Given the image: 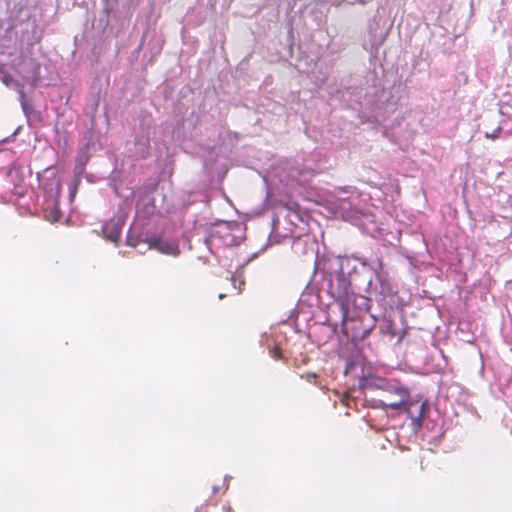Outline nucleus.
<instances>
[{
  "mask_svg": "<svg viewBox=\"0 0 512 512\" xmlns=\"http://www.w3.org/2000/svg\"><path fill=\"white\" fill-rule=\"evenodd\" d=\"M235 230H239L237 223L222 222L216 225L211 237L221 239L224 245L231 246L236 244Z\"/></svg>",
  "mask_w": 512,
  "mask_h": 512,
  "instance_id": "nucleus-2",
  "label": "nucleus"
},
{
  "mask_svg": "<svg viewBox=\"0 0 512 512\" xmlns=\"http://www.w3.org/2000/svg\"><path fill=\"white\" fill-rule=\"evenodd\" d=\"M105 237L111 242L117 243L120 238V230L117 227H114L111 231L108 232V226H105L103 229Z\"/></svg>",
  "mask_w": 512,
  "mask_h": 512,
  "instance_id": "nucleus-6",
  "label": "nucleus"
},
{
  "mask_svg": "<svg viewBox=\"0 0 512 512\" xmlns=\"http://www.w3.org/2000/svg\"><path fill=\"white\" fill-rule=\"evenodd\" d=\"M357 1H358V2H360V3H364V1H363V0H357Z\"/></svg>",
  "mask_w": 512,
  "mask_h": 512,
  "instance_id": "nucleus-14",
  "label": "nucleus"
},
{
  "mask_svg": "<svg viewBox=\"0 0 512 512\" xmlns=\"http://www.w3.org/2000/svg\"><path fill=\"white\" fill-rule=\"evenodd\" d=\"M147 242L150 249H156L157 251L163 254L173 256H177L179 254L178 245L173 242H168L160 238H152L149 239Z\"/></svg>",
  "mask_w": 512,
  "mask_h": 512,
  "instance_id": "nucleus-3",
  "label": "nucleus"
},
{
  "mask_svg": "<svg viewBox=\"0 0 512 512\" xmlns=\"http://www.w3.org/2000/svg\"><path fill=\"white\" fill-rule=\"evenodd\" d=\"M270 355L275 360H280L282 358V352L281 349L278 346H273L270 351Z\"/></svg>",
  "mask_w": 512,
  "mask_h": 512,
  "instance_id": "nucleus-7",
  "label": "nucleus"
},
{
  "mask_svg": "<svg viewBox=\"0 0 512 512\" xmlns=\"http://www.w3.org/2000/svg\"><path fill=\"white\" fill-rule=\"evenodd\" d=\"M196 512H231V507L228 503H206L196 509Z\"/></svg>",
  "mask_w": 512,
  "mask_h": 512,
  "instance_id": "nucleus-5",
  "label": "nucleus"
},
{
  "mask_svg": "<svg viewBox=\"0 0 512 512\" xmlns=\"http://www.w3.org/2000/svg\"><path fill=\"white\" fill-rule=\"evenodd\" d=\"M359 387L366 389H381L385 394L377 400L378 406L396 410L401 413H410L413 406L409 390L397 380H386L379 376H363L359 380Z\"/></svg>",
  "mask_w": 512,
  "mask_h": 512,
  "instance_id": "nucleus-1",
  "label": "nucleus"
},
{
  "mask_svg": "<svg viewBox=\"0 0 512 512\" xmlns=\"http://www.w3.org/2000/svg\"><path fill=\"white\" fill-rule=\"evenodd\" d=\"M415 427H421L424 418H411Z\"/></svg>",
  "mask_w": 512,
  "mask_h": 512,
  "instance_id": "nucleus-10",
  "label": "nucleus"
},
{
  "mask_svg": "<svg viewBox=\"0 0 512 512\" xmlns=\"http://www.w3.org/2000/svg\"><path fill=\"white\" fill-rule=\"evenodd\" d=\"M500 128L496 129L493 133L489 134V133H486L485 134V137L486 138H490V139H496L499 137L500 135Z\"/></svg>",
  "mask_w": 512,
  "mask_h": 512,
  "instance_id": "nucleus-9",
  "label": "nucleus"
},
{
  "mask_svg": "<svg viewBox=\"0 0 512 512\" xmlns=\"http://www.w3.org/2000/svg\"><path fill=\"white\" fill-rule=\"evenodd\" d=\"M297 203H293V206L290 207V209H294V207H297Z\"/></svg>",
  "mask_w": 512,
  "mask_h": 512,
  "instance_id": "nucleus-12",
  "label": "nucleus"
},
{
  "mask_svg": "<svg viewBox=\"0 0 512 512\" xmlns=\"http://www.w3.org/2000/svg\"><path fill=\"white\" fill-rule=\"evenodd\" d=\"M219 298H220V299H223V298H224V295H223V294H220V295H219Z\"/></svg>",
  "mask_w": 512,
  "mask_h": 512,
  "instance_id": "nucleus-13",
  "label": "nucleus"
},
{
  "mask_svg": "<svg viewBox=\"0 0 512 512\" xmlns=\"http://www.w3.org/2000/svg\"><path fill=\"white\" fill-rule=\"evenodd\" d=\"M341 402L343 403V405L347 406V407H351L352 403H356L355 400L353 398H351L348 394H345L342 399H341Z\"/></svg>",
  "mask_w": 512,
  "mask_h": 512,
  "instance_id": "nucleus-8",
  "label": "nucleus"
},
{
  "mask_svg": "<svg viewBox=\"0 0 512 512\" xmlns=\"http://www.w3.org/2000/svg\"><path fill=\"white\" fill-rule=\"evenodd\" d=\"M413 405L418 406L417 416H427L437 411L434 404L427 398L421 395H416V398H412Z\"/></svg>",
  "mask_w": 512,
  "mask_h": 512,
  "instance_id": "nucleus-4",
  "label": "nucleus"
},
{
  "mask_svg": "<svg viewBox=\"0 0 512 512\" xmlns=\"http://www.w3.org/2000/svg\"><path fill=\"white\" fill-rule=\"evenodd\" d=\"M127 243L131 246H136V243L133 242L131 238L128 239Z\"/></svg>",
  "mask_w": 512,
  "mask_h": 512,
  "instance_id": "nucleus-11",
  "label": "nucleus"
}]
</instances>
